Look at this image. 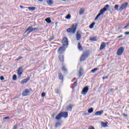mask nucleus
I'll return each mask as SVG.
<instances>
[{
  "instance_id": "obj_55",
  "label": "nucleus",
  "mask_w": 129,
  "mask_h": 129,
  "mask_svg": "<svg viewBox=\"0 0 129 129\" xmlns=\"http://www.w3.org/2000/svg\"><path fill=\"white\" fill-rule=\"evenodd\" d=\"M39 2H43V0H38Z\"/></svg>"
},
{
  "instance_id": "obj_36",
  "label": "nucleus",
  "mask_w": 129,
  "mask_h": 129,
  "mask_svg": "<svg viewBox=\"0 0 129 129\" xmlns=\"http://www.w3.org/2000/svg\"><path fill=\"white\" fill-rule=\"evenodd\" d=\"M13 80H14V81H16V80H17V75H13Z\"/></svg>"
},
{
  "instance_id": "obj_24",
  "label": "nucleus",
  "mask_w": 129,
  "mask_h": 129,
  "mask_svg": "<svg viewBox=\"0 0 129 129\" xmlns=\"http://www.w3.org/2000/svg\"><path fill=\"white\" fill-rule=\"evenodd\" d=\"M101 126L103 127H106V126H107V124H106V123L104 122H102L101 123Z\"/></svg>"
},
{
  "instance_id": "obj_23",
  "label": "nucleus",
  "mask_w": 129,
  "mask_h": 129,
  "mask_svg": "<svg viewBox=\"0 0 129 129\" xmlns=\"http://www.w3.org/2000/svg\"><path fill=\"white\" fill-rule=\"evenodd\" d=\"M67 109L69 111H72V105L70 104L69 105L68 107H67Z\"/></svg>"
},
{
  "instance_id": "obj_50",
  "label": "nucleus",
  "mask_w": 129,
  "mask_h": 129,
  "mask_svg": "<svg viewBox=\"0 0 129 129\" xmlns=\"http://www.w3.org/2000/svg\"><path fill=\"white\" fill-rule=\"evenodd\" d=\"M122 115H123V116H125L126 117H127V115H126V114H125L124 113L122 114Z\"/></svg>"
},
{
  "instance_id": "obj_16",
  "label": "nucleus",
  "mask_w": 129,
  "mask_h": 129,
  "mask_svg": "<svg viewBox=\"0 0 129 129\" xmlns=\"http://www.w3.org/2000/svg\"><path fill=\"white\" fill-rule=\"evenodd\" d=\"M58 78L60 80H61L62 82L63 81L64 77H63V75L61 73H58Z\"/></svg>"
},
{
  "instance_id": "obj_7",
  "label": "nucleus",
  "mask_w": 129,
  "mask_h": 129,
  "mask_svg": "<svg viewBox=\"0 0 129 129\" xmlns=\"http://www.w3.org/2000/svg\"><path fill=\"white\" fill-rule=\"evenodd\" d=\"M30 92H31V90L29 89H26L23 92L22 95L23 96H28V95L30 94Z\"/></svg>"
},
{
  "instance_id": "obj_6",
  "label": "nucleus",
  "mask_w": 129,
  "mask_h": 129,
  "mask_svg": "<svg viewBox=\"0 0 129 129\" xmlns=\"http://www.w3.org/2000/svg\"><path fill=\"white\" fill-rule=\"evenodd\" d=\"M24 69V66L20 67L19 69L17 70V74L20 77H21V75L23 74V70Z\"/></svg>"
},
{
  "instance_id": "obj_31",
  "label": "nucleus",
  "mask_w": 129,
  "mask_h": 129,
  "mask_svg": "<svg viewBox=\"0 0 129 129\" xmlns=\"http://www.w3.org/2000/svg\"><path fill=\"white\" fill-rule=\"evenodd\" d=\"M88 113H92L93 112V108H91L88 110Z\"/></svg>"
},
{
  "instance_id": "obj_25",
  "label": "nucleus",
  "mask_w": 129,
  "mask_h": 129,
  "mask_svg": "<svg viewBox=\"0 0 129 129\" xmlns=\"http://www.w3.org/2000/svg\"><path fill=\"white\" fill-rule=\"evenodd\" d=\"M45 22H46V23H47V24H50V23H51V22H52V21H51V19H50V18H48L45 19Z\"/></svg>"
},
{
  "instance_id": "obj_29",
  "label": "nucleus",
  "mask_w": 129,
  "mask_h": 129,
  "mask_svg": "<svg viewBox=\"0 0 129 129\" xmlns=\"http://www.w3.org/2000/svg\"><path fill=\"white\" fill-rule=\"evenodd\" d=\"M94 25H95V22L92 23L90 26V29H93V27H94Z\"/></svg>"
},
{
  "instance_id": "obj_22",
  "label": "nucleus",
  "mask_w": 129,
  "mask_h": 129,
  "mask_svg": "<svg viewBox=\"0 0 129 129\" xmlns=\"http://www.w3.org/2000/svg\"><path fill=\"white\" fill-rule=\"evenodd\" d=\"M26 8L28 9V10L31 11H35V10H36V7H28V8L26 7Z\"/></svg>"
},
{
  "instance_id": "obj_28",
  "label": "nucleus",
  "mask_w": 129,
  "mask_h": 129,
  "mask_svg": "<svg viewBox=\"0 0 129 129\" xmlns=\"http://www.w3.org/2000/svg\"><path fill=\"white\" fill-rule=\"evenodd\" d=\"M84 13V9L81 8L80 9V12H79V14L80 15H83V14Z\"/></svg>"
},
{
  "instance_id": "obj_38",
  "label": "nucleus",
  "mask_w": 129,
  "mask_h": 129,
  "mask_svg": "<svg viewBox=\"0 0 129 129\" xmlns=\"http://www.w3.org/2000/svg\"><path fill=\"white\" fill-rule=\"evenodd\" d=\"M114 9L115 10V11H117L118 10V5H115L114 6Z\"/></svg>"
},
{
  "instance_id": "obj_11",
  "label": "nucleus",
  "mask_w": 129,
  "mask_h": 129,
  "mask_svg": "<svg viewBox=\"0 0 129 129\" xmlns=\"http://www.w3.org/2000/svg\"><path fill=\"white\" fill-rule=\"evenodd\" d=\"M59 113H60L61 117H64V118L68 117V112H61Z\"/></svg>"
},
{
  "instance_id": "obj_26",
  "label": "nucleus",
  "mask_w": 129,
  "mask_h": 129,
  "mask_svg": "<svg viewBox=\"0 0 129 129\" xmlns=\"http://www.w3.org/2000/svg\"><path fill=\"white\" fill-rule=\"evenodd\" d=\"M78 48L79 50H80V51H82V50H83L82 47L80 45V42H79L78 44Z\"/></svg>"
},
{
  "instance_id": "obj_4",
  "label": "nucleus",
  "mask_w": 129,
  "mask_h": 129,
  "mask_svg": "<svg viewBox=\"0 0 129 129\" xmlns=\"http://www.w3.org/2000/svg\"><path fill=\"white\" fill-rule=\"evenodd\" d=\"M123 51H124V48L123 47H120L117 51V55L118 56H120L122 55Z\"/></svg>"
},
{
  "instance_id": "obj_47",
  "label": "nucleus",
  "mask_w": 129,
  "mask_h": 129,
  "mask_svg": "<svg viewBox=\"0 0 129 129\" xmlns=\"http://www.w3.org/2000/svg\"><path fill=\"white\" fill-rule=\"evenodd\" d=\"M117 39H119L120 38H122V35H119V36L117 37Z\"/></svg>"
},
{
  "instance_id": "obj_17",
  "label": "nucleus",
  "mask_w": 129,
  "mask_h": 129,
  "mask_svg": "<svg viewBox=\"0 0 129 129\" xmlns=\"http://www.w3.org/2000/svg\"><path fill=\"white\" fill-rule=\"evenodd\" d=\"M61 118H62V116L61 115V114L59 113L55 117V119H56V120H60V119H61Z\"/></svg>"
},
{
  "instance_id": "obj_43",
  "label": "nucleus",
  "mask_w": 129,
  "mask_h": 129,
  "mask_svg": "<svg viewBox=\"0 0 129 129\" xmlns=\"http://www.w3.org/2000/svg\"><path fill=\"white\" fill-rule=\"evenodd\" d=\"M13 129H18V125L16 124L14 126Z\"/></svg>"
},
{
  "instance_id": "obj_3",
  "label": "nucleus",
  "mask_w": 129,
  "mask_h": 129,
  "mask_svg": "<svg viewBox=\"0 0 129 129\" xmlns=\"http://www.w3.org/2000/svg\"><path fill=\"white\" fill-rule=\"evenodd\" d=\"M88 91H89V88L88 87V86L85 87L81 92V94H82L83 95H86Z\"/></svg>"
},
{
  "instance_id": "obj_51",
  "label": "nucleus",
  "mask_w": 129,
  "mask_h": 129,
  "mask_svg": "<svg viewBox=\"0 0 129 129\" xmlns=\"http://www.w3.org/2000/svg\"><path fill=\"white\" fill-rule=\"evenodd\" d=\"M52 118H54V117H55V113H53L52 114Z\"/></svg>"
},
{
  "instance_id": "obj_15",
  "label": "nucleus",
  "mask_w": 129,
  "mask_h": 129,
  "mask_svg": "<svg viewBox=\"0 0 129 129\" xmlns=\"http://www.w3.org/2000/svg\"><path fill=\"white\" fill-rule=\"evenodd\" d=\"M30 77H28L26 79H25L21 81V83H26V82H28L29 80H30Z\"/></svg>"
},
{
  "instance_id": "obj_48",
  "label": "nucleus",
  "mask_w": 129,
  "mask_h": 129,
  "mask_svg": "<svg viewBox=\"0 0 129 129\" xmlns=\"http://www.w3.org/2000/svg\"><path fill=\"white\" fill-rule=\"evenodd\" d=\"M124 34L126 35V36H127V35H129V32H126L124 33Z\"/></svg>"
},
{
  "instance_id": "obj_5",
  "label": "nucleus",
  "mask_w": 129,
  "mask_h": 129,
  "mask_svg": "<svg viewBox=\"0 0 129 129\" xmlns=\"http://www.w3.org/2000/svg\"><path fill=\"white\" fill-rule=\"evenodd\" d=\"M127 6H128V3L126 2L124 3L119 8V11H120V12H122V11H123V10H124V9H125V7H127Z\"/></svg>"
},
{
  "instance_id": "obj_39",
  "label": "nucleus",
  "mask_w": 129,
  "mask_h": 129,
  "mask_svg": "<svg viewBox=\"0 0 129 129\" xmlns=\"http://www.w3.org/2000/svg\"><path fill=\"white\" fill-rule=\"evenodd\" d=\"M21 59H23V56H19V58L16 59V61H19V60H21Z\"/></svg>"
},
{
  "instance_id": "obj_8",
  "label": "nucleus",
  "mask_w": 129,
  "mask_h": 129,
  "mask_svg": "<svg viewBox=\"0 0 129 129\" xmlns=\"http://www.w3.org/2000/svg\"><path fill=\"white\" fill-rule=\"evenodd\" d=\"M62 43L63 44V47L64 46H68V39L67 37H64L62 39Z\"/></svg>"
},
{
  "instance_id": "obj_42",
  "label": "nucleus",
  "mask_w": 129,
  "mask_h": 129,
  "mask_svg": "<svg viewBox=\"0 0 129 129\" xmlns=\"http://www.w3.org/2000/svg\"><path fill=\"white\" fill-rule=\"evenodd\" d=\"M83 55L86 58H87V57H88V55L87 54V53H84Z\"/></svg>"
},
{
  "instance_id": "obj_49",
  "label": "nucleus",
  "mask_w": 129,
  "mask_h": 129,
  "mask_svg": "<svg viewBox=\"0 0 129 129\" xmlns=\"http://www.w3.org/2000/svg\"><path fill=\"white\" fill-rule=\"evenodd\" d=\"M107 78H108V76H106V77H103V80H104V79H107Z\"/></svg>"
},
{
  "instance_id": "obj_20",
  "label": "nucleus",
  "mask_w": 129,
  "mask_h": 129,
  "mask_svg": "<svg viewBox=\"0 0 129 129\" xmlns=\"http://www.w3.org/2000/svg\"><path fill=\"white\" fill-rule=\"evenodd\" d=\"M46 3L48 6H52V5H53V1H52V0L47 1Z\"/></svg>"
},
{
  "instance_id": "obj_52",
  "label": "nucleus",
  "mask_w": 129,
  "mask_h": 129,
  "mask_svg": "<svg viewBox=\"0 0 129 129\" xmlns=\"http://www.w3.org/2000/svg\"><path fill=\"white\" fill-rule=\"evenodd\" d=\"M20 7L21 9H25V7H24L23 6H20Z\"/></svg>"
},
{
  "instance_id": "obj_35",
  "label": "nucleus",
  "mask_w": 129,
  "mask_h": 129,
  "mask_svg": "<svg viewBox=\"0 0 129 129\" xmlns=\"http://www.w3.org/2000/svg\"><path fill=\"white\" fill-rule=\"evenodd\" d=\"M62 71H64V72H67V68H66L65 66L62 67Z\"/></svg>"
},
{
  "instance_id": "obj_46",
  "label": "nucleus",
  "mask_w": 129,
  "mask_h": 129,
  "mask_svg": "<svg viewBox=\"0 0 129 129\" xmlns=\"http://www.w3.org/2000/svg\"><path fill=\"white\" fill-rule=\"evenodd\" d=\"M126 28H129V23H128L126 26H125L124 29H126Z\"/></svg>"
},
{
  "instance_id": "obj_1",
  "label": "nucleus",
  "mask_w": 129,
  "mask_h": 129,
  "mask_svg": "<svg viewBox=\"0 0 129 129\" xmlns=\"http://www.w3.org/2000/svg\"><path fill=\"white\" fill-rule=\"evenodd\" d=\"M109 8V5H106V6H105L100 11L98 14L96 16L95 19V21H97V20L98 19V18L100 17V16H101L102 15H104V13H105L106 11H108Z\"/></svg>"
},
{
  "instance_id": "obj_18",
  "label": "nucleus",
  "mask_w": 129,
  "mask_h": 129,
  "mask_svg": "<svg viewBox=\"0 0 129 129\" xmlns=\"http://www.w3.org/2000/svg\"><path fill=\"white\" fill-rule=\"evenodd\" d=\"M79 73V77H81V76L83 75V69H82V68H81L80 69Z\"/></svg>"
},
{
  "instance_id": "obj_27",
  "label": "nucleus",
  "mask_w": 129,
  "mask_h": 129,
  "mask_svg": "<svg viewBox=\"0 0 129 129\" xmlns=\"http://www.w3.org/2000/svg\"><path fill=\"white\" fill-rule=\"evenodd\" d=\"M76 86H77V80L76 82H75L73 85V89H74L75 87H76Z\"/></svg>"
},
{
  "instance_id": "obj_44",
  "label": "nucleus",
  "mask_w": 129,
  "mask_h": 129,
  "mask_svg": "<svg viewBox=\"0 0 129 129\" xmlns=\"http://www.w3.org/2000/svg\"><path fill=\"white\" fill-rule=\"evenodd\" d=\"M0 79L1 80H5V78L4 77V76H2L0 77Z\"/></svg>"
},
{
  "instance_id": "obj_45",
  "label": "nucleus",
  "mask_w": 129,
  "mask_h": 129,
  "mask_svg": "<svg viewBox=\"0 0 129 129\" xmlns=\"http://www.w3.org/2000/svg\"><path fill=\"white\" fill-rule=\"evenodd\" d=\"M4 119L9 120V119H10V117H9V116L5 117L4 118Z\"/></svg>"
},
{
  "instance_id": "obj_33",
  "label": "nucleus",
  "mask_w": 129,
  "mask_h": 129,
  "mask_svg": "<svg viewBox=\"0 0 129 129\" xmlns=\"http://www.w3.org/2000/svg\"><path fill=\"white\" fill-rule=\"evenodd\" d=\"M66 19H67V20H70L71 19V15L70 14H68L66 17Z\"/></svg>"
},
{
  "instance_id": "obj_54",
  "label": "nucleus",
  "mask_w": 129,
  "mask_h": 129,
  "mask_svg": "<svg viewBox=\"0 0 129 129\" xmlns=\"http://www.w3.org/2000/svg\"><path fill=\"white\" fill-rule=\"evenodd\" d=\"M52 40H54V37H52V38H50V41H52Z\"/></svg>"
},
{
  "instance_id": "obj_37",
  "label": "nucleus",
  "mask_w": 129,
  "mask_h": 129,
  "mask_svg": "<svg viewBox=\"0 0 129 129\" xmlns=\"http://www.w3.org/2000/svg\"><path fill=\"white\" fill-rule=\"evenodd\" d=\"M55 92L56 94H59V95H60V92L59 91V90L58 89H56L55 90Z\"/></svg>"
},
{
  "instance_id": "obj_10",
  "label": "nucleus",
  "mask_w": 129,
  "mask_h": 129,
  "mask_svg": "<svg viewBox=\"0 0 129 129\" xmlns=\"http://www.w3.org/2000/svg\"><path fill=\"white\" fill-rule=\"evenodd\" d=\"M27 32H28L27 34H30V33H32V32H33V25L29 26L25 32V33H27Z\"/></svg>"
},
{
  "instance_id": "obj_13",
  "label": "nucleus",
  "mask_w": 129,
  "mask_h": 129,
  "mask_svg": "<svg viewBox=\"0 0 129 129\" xmlns=\"http://www.w3.org/2000/svg\"><path fill=\"white\" fill-rule=\"evenodd\" d=\"M64 51V46L62 45L61 47H60L58 50V54H62Z\"/></svg>"
},
{
  "instance_id": "obj_56",
  "label": "nucleus",
  "mask_w": 129,
  "mask_h": 129,
  "mask_svg": "<svg viewBox=\"0 0 129 129\" xmlns=\"http://www.w3.org/2000/svg\"><path fill=\"white\" fill-rule=\"evenodd\" d=\"M62 2H66V0H61Z\"/></svg>"
},
{
  "instance_id": "obj_53",
  "label": "nucleus",
  "mask_w": 129,
  "mask_h": 129,
  "mask_svg": "<svg viewBox=\"0 0 129 129\" xmlns=\"http://www.w3.org/2000/svg\"><path fill=\"white\" fill-rule=\"evenodd\" d=\"M89 129H94V127H93V126H91L89 128Z\"/></svg>"
},
{
  "instance_id": "obj_21",
  "label": "nucleus",
  "mask_w": 129,
  "mask_h": 129,
  "mask_svg": "<svg viewBox=\"0 0 129 129\" xmlns=\"http://www.w3.org/2000/svg\"><path fill=\"white\" fill-rule=\"evenodd\" d=\"M58 58L60 60V61H61V62H63V61H64V57L62 55H60L58 56Z\"/></svg>"
},
{
  "instance_id": "obj_40",
  "label": "nucleus",
  "mask_w": 129,
  "mask_h": 129,
  "mask_svg": "<svg viewBox=\"0 0 129 129\" xmlns=\"http://www.w3.org/2000/svg\"><path fill=\"white\" fill-rule=\"evenodd\" d=\"M45 96H46V93H42V94H41V97H45Z\"/></svg>"
},
{
  "instance_id": "obj_9",
  "label": "nucleus",
  "mask_w": 129,
  "mask_h": 129,
  "mask_svg": "<svg viewBox=\"0 0 129 129\" xmlns=\"http://www.w3.org/2000/svg\"><path fill=\"white\" fill-rule=\"evenodd\" d=\"M76 36L77 41H79V40L81 39V37H82V36L81 35V31H78L77 32Z\"/></svg>"
},
{
  "instance_id": "obj_41",
  "label": "nucleus",
  "mask_w": 129,
  "mask_h": 129,
  "mask_svg": "<svg viewBox=\"0 0 129 129\" xmlns=\"http://www.w3.org/2000/svg\"><path fill=\"white\" fill-rule=\"evenodd\" d=\"M32 30H33V31H38V28H34L33 26H32Z\"/></svg>"
},
{
  "instance_id": "obj_32",
  "label": "nucleus",
  "mask_w": 129,
  "mask_h": 129,
  "mask_svg": "<svg viewBox=\"0 0 129 129\" xmlns=\"http://www.w3.org/2000/svg\"><path fill=\"white\" fill-rule=\"evenodd\" d=\"M97 70H98V68H96L92 70L91 71V72H92V73H94L96 71H97Z\"/></svg>"
},
{
  "instance_id": "obj_34",
  "label": "nucleus",
  "mask_w": 129,
  "mask_h": 129,
  "mask_svg": "<svg viewBox=\"0 0 129 129\" xmlns=\"http://www.w3.org/2000/svg\"><path fill=\"white\" fill-rule=\"evenodd\" d=\"M90 41H96V37H91L90 38Z\"/></svg>"
},
{
  "instance_id": "obj_19",
  "label": "nucleus",
  "mask_w": 129,
  "mask_h": 129,
  "mask_svg": "<svg viewBox=\"0 0 129 129\" xmlns=\"http://www.w3.org/2000/svg\"><path fill=\"white\" fill-rule=\"evenodd\" d=\"M62 124V122H57L55 123V127H58V126H60Z\"/></svg>"
},
{
  "instance_id": "obj_2",
  "label": "nucleus",
  "mask_w": 129,
  "mask_h": 129,
  "mask_svg": "<svg viewBox=\"0 0 129 129\" xmlns=\"http://www.w3.org/2000/svg\"><path fill=\"white\" fill-rule=\"evenodd\" d=\"M77 24H73L72 27L67 29L68 33H71L72 34H75L77 29Z\"/></svg>"
},
{
  "instance_id": "obj_30",
  "label": "nucleus",
  "mask_w": 129,
  "mask_h": 129,
  "mask_svg": "<svg viewBox=\"0 0 129 129\" xmlns=\"http://www.w3.org/2000/svg\"><path fill=\"white\" fill-rule=\"evenodd\" d=\"M85 59H86V57L85 56H84L83 54H82L80 58V61H85Z\"/></svg>"
},
{
  "instance_id": "obj_12",
  "label": "nucleus",
  "mask_w": 129,
  "mask_h": 129,
  "mask_svg": "<svg viewBox=\"0 0 129 129\" xmlns=\"http://www.w3.org/2000/svg\"><path fill=\"white\" fill-rule=\"evenodd\" d=\"M106 44H107V43L102 42L100 45V50L101 51V50H103V49H105V47L106 46Z\"/></svg>"
},
{
  "instance_id": "obj_14",
  "label": "nucleus",
  "mask_w": 129,
  "mask_h": 129,
  "mask_svg": "<svg viewBox=\"0 0 129 129\" xmlns=\"http://www.w3.org/2000/svg\"><path fill=\"white\" fill-rule=\"evenodd\" d=\"M103 114V110L98 111L95 113V115H96V116H98V115H101Z\"/></svg>"
}]
</instances>
